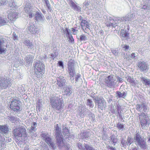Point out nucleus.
<instances>
[{"label": "nucleus", "mask_w": 150, "mask_h": 150, "mask_svg": "<svg viewBox=\"0 0 150 150\" xmlns=\"http://www.w3.org/2000/svg\"><path fill=\"white\" fill-rule=\"evenodd\" d=\"M135 16V15L134 13H129L125 17H118L117 20L118 21H121V22L131 21L134 19Z\"/></svg>", "instance_id": "obj_12"}, {"label": "nucleus", "mask_w": 150, "mask_h": 150, "mask_svg": "<svg viewBox=\"0 0 150 150\" xmlns=\"http://www.w3.org/2000/svg\"><path fill=\"white\" fill-rule=\"evenodd\" d=\"M139 119H149L147 115L144 112H142L140 114L139 116Z\"/></svg>", "instance_id": "obj_43"}, {"label": "nucleus", "mask_w": 150, "mask_h": 150, "mask_svg": "<svg viewBox=\"0 0 150 150\" xmlns=\"http://www.w3.org/2000/svg\"><path fill=\"white\" fill-rule=\"evenodd\" d=\"M8 20H7V18H4L0 17V25H4L8 23Z\"/></svg>", "instance_id": "obj_41"}, {"label": "nucleus", "mask_w": 150, "mask_h": 150, "mask_svg": "<svg viewBox=\"0 0 150 150\" xmlns=\"http://www.w3.org/2000/svg\"><path fill=\"white\" fill-rule=\"evenodd\" d=\"M28 30L32 34L38 33V28L36 27L34 24L30 23L28 25Z\"/></svg>", "instance_id": "obj_16"}, {"label": "nucleus", "mask_w": 150, "mask_h": 150, "mask_svg": "<svg viewBox=\"0 0 150 150\" xmlns=\"http://www.w3.org/2000/svg\"><path fill=\"white\" fill-rule=\"evenodd\" d=\"M56 83L58 87L60 89H62V88L65 87L67 85V83L66 80L63 76H60L56 78Z\"/></svg>", "instance_id": "obj_8"}, {"label": "nucleus", "mask_w": 150, "mask_h": 150, "mask_svg": "<svg viewBox=\"0 0 150 150\" xmlns=\"http://www.w3.org/2000/svg\"><path fill=\"white\" fill-rule=\"evenodd\" d=\"M137 110L138 111H142L145 112H146L147 110V106L146 105L145 103H141L139 104H137L136 105Z\"/></svg>", "instance_id": "obj_19"}, {"label": "nucleus", "mask_w": 150, "mask_h": 150, "mask_svg": "<svg viewBox=\"0 0 150 150\" xmlns=\"http://www.w3.org/2000/svg\"><path fill=\"white\" fill-rule=\"evenodd\" d=\"M126 78L127 81L131 84L132 86L135 87L136 86L137 83L133 77L128 76H127Z\"/></svg>", "instance_id": "obj_27"}, {"label": "nucleus", "mask_w": 150, "mask_h": 150, "mask_svg": "<svg viewBox=\"0 0 150 150\" xmlns=\"http://www.w3.org/2000/svg\"><path fill=\"white\" fill-rule=\"evenodd\" d=\"M9 129L6 125H0V131L1 133L5 134L8 132Z\"/></svg>", "instance_id": "obj_30"}, {"label": "nucleus", "mask_w": 150, "mask_h": 150, "mask_svg": "<svg viewBox=\"0 0 150 150\" xmlns=\"http://www.w3.org/2000/svg\"><path fill=\"white\" fill-rule=\"evenodd\" d=\"M137 65L141 71H143L148 70V65L145 62L139 61L138 62Z\"/></svg>", "instance_id": "obj_15"}, {"label": "nucleus", "mask_w": 150, "mask_h": 150, "mask_svg": "<svg viewBox=\"0 0 150 150\" xmlns=\"http://www.w3.org/2000/svg\"><path fill=\"white\" fill-rule=\"evenodd\" d=\"M87 22V21L85 20H82V21H81V25L82 28L83 29V30H84L83 28L85 26V25Z\"/></svg>", "instance_id": "obj_49"}, {"label": "nucleus", "mask_w": 150, "mask_h": 150, "mask_svg": "<svg viewBox=\"0 0 150 150\" xmlns=\"http://www.w3.org/2000/svg\"><path fill=\"white\" fill-rule=\"evenodd\" d=\"M77 145L78 148L80 150L82 149H83V146L82 144L80 142L78 143L77 144Z\"/></svg>", "instance_id": "obj_60"}, {"label": "nucleus", "mask_w": 150, "mask_h": 150, "mask_svg": "<svg viewBox=\"0 0 150 150\" xmlns=\"http://www.w3.org/2000/svg\"><path fill=\"white\" fill-rule=\"evenodd\" d=\"M13 40H15L18 39V36L14 32L13 34Z\"/></svg>", "instance_id": "obj_62"}, {"label": "nucleus", "mask_w": 150, "mask_h": 150, "mask_svg": "<svg viewBox=\"0 0 150 150\" xmlns=\"http://www.w3.org/2000/svg\"><path fill=\"white\" fill-rule=\"evenodd\" d=\"M20 128V132L19 134L21 135V137H27L26 133V130L25 128H23L22 127H19Z\"/></svg>", "instance_id": "obj_32"}, {"label": "nucleus", "mask_w": 150, "mask_h": 150, "mask_svg": "<svg viewBox=\"0 0 150 150\" xmlns=\"http://www.w3.org/2000/svg\"><path fill=\"white\" fill-rule=\"evenodd\" d=\"M34 58V56L33 55L30 54L27 55L25 58L26 63H27L28 65L32 63Z\"/></svg>", "instance_id": "obj_28"}, {"label": "nucleus", "mask_w": 150, "mask_h": 150, "mask_svg": "<svg viewBox=\"0 0 150 150\" xmlns=\"http://www.w3.org/2000/svg\"><path fill=\"white\" fill-rule=\"evenodd\" d=\"M49 100L51 108L53 109L60 111L63 109L64 101L62 96L52 95L50 97Z\"/></svg>", "instance_id": "obj_1"}, {"label": "nucleus", "mask_w": 150, "mask_h": 150, "mask_svg": "<svg viewBox=\"0 0 150 150\" xmlns=\"http://www.w3.org/2000/svg\"><path fill=\"white\" fill-rule=\"evenodd\" d=\"M24 10L25 12L29 15L30 18H32L34 16L35 10L32 8L31 5L30 3H28L26 4Z\"/></svg>", "instance_id": "obj_10"}, {"label": "nucleus", "mask_w": 150, "mask_h": 150, "mask_svg": "<svg viewBox=\"0 0 150 150\" xmlns=\"http://www.w3.org/2000/svg\"><path fill=\"white\" fill-rule=\"evenodd\" d=\"M23 43L28 48L32 49L34 47V46L32 42L29 40H25Z\"/></svg>", "instance_id": "obj_29"}, {"label": "nucleus", "mask_w": 150, "mask_h": 150, "mask_svg": "<svg viewBox=\"0 0 150 150\" xmlns=\"http://www.w3.org/2000/svg\"><path fill=\"white\" fill-rule=\"evenodd\" d=\"M41 136L47 143L53 139L50 137V136L47 133L42 134H41Z\"/></svg>", "instance_id": "obj_24"}, {"label": "nucleus", "mask_w": 150, "mask_h": 150, "mask_svg": "<svg viewBox=\"0 0 150 150\" xmlns=\"http://www.w3.org/2000/svg\"><path fill=\"white\" fill-rule=\"evenodd\" d=\"M134 142L137 146H139L143 150L146 149L147 145L146 143L145 139L143 136H141L139 132H136L134 137Z\"/></svg>", "instance_id": "obj_3"}, {"label": "nucleus", "mask_w": 150, "mask_h": 150, "mask_svg": "<svg viewBox=\"0 0 150 150\" xmlns=\"http://www.w3.org/2000/svg\"><path fill=\"white\" fill-rule=\"evenodd\" d=\"M55 139L56 140V143L58 147L60 149H62V148L64 146L65 148H67L66 150H68L69 148H68L67 145L63 143L64 139L62 133L55 134Z\"/></svg>", "instance_id": "obj_6"}, {"label": "nucleus", "mask_w": 150, "mask_h": 150, "mask_svg": "<svg viewBox=\"0 0 150 150\" xmlns=\"http://www.w3.org/2000/svg\"><path fill=\"white\" fill-rule=\"evenodd\" d=\"M76 111V116L77 117H81L83 114V112H82V111L81 109L80 106H79L78 107V108L77 109Z\"/></svg>", "instance_id": "obj_42"}, {"label": "nucleus", "mask_w": 150, "mask_h": 150, "mask_svg": "<svg viewBox=\"0 0 150 150\" xmlns=\"http://www.w3.org/2000/svg\"><path fill=\"white\" fill-rule=\"evenodd\" d=\"M51 144L49 145V146L51 147L52 149L53 150H54L56 149L57 148V145H56L55 144L54 142H53L52 143H51Z\"/></svg>", "instance_id": "obj_54"}, {"label": "nucleus", "mask_w": 150, "mask_h": 150, "mask_svg": "<svg viewBox=\"0 0 150 150\" xmlns=\"http://www.w3.org/2000/svg\"><path fill=\"white\" fill-rule=\"evenodd\" d=\"M91 97L93 98L98 108L103 110V109L106 107V104L105 101L102 96H97L96 93H94L91 95Z\"/></svg>", "instance_id": "obj_2"}, {"label": "nucleus", "mask_w": 150, "mask_h": 150, "mask_svg": "<svg viewBox=\"0 0 150 150\" xmlns=\"http://www.w3.org/2000/svg\"><path fill=\"white\" fill-rule=\"evenodd\" d=\"M11 80L4 77H0V87L6 89L11 86Z\"/></svg>", "instance_id": "obj_7"}, {"label": "nucleus", "mask_w": 150, "mask_h": 150, "mask_svg": "<svg viewBox=\"0 0 150 150\" xmlns=\"http://www.w3.org/2000/svg\"><path fill=\"white\" fill-rule=\"evenodd\" d=\"M8 119L12 123H15L19 122V118L16 116L9 115L8 116Z\"/></svg>", "instance_id": "obj_26"}, {"label": "nucleus", "mask_w": 150, "mask_h": 150, "mask_svg": "<svg viewBox=\"0 0 150 150\" xmlns=\"http://www.w3.org/2000/svg\"><path fill=\"white\" fill-rule=\"evenodd\" d=\"M20 128L18 127L15 129L12 132L13 135L15 137V138L18 140H20V138L21 137V135L19 134Z\"/></svg>", "instance_id": "obj_20"}, {"label": "nucleus", "mask_w": 150, "mask_h": 150, "mask_svg": "<svg viewBox=\"0 0 150 150\" xmlns=\"http://www.w3.org/2000/svg\"><path fill=\"white\" fill-rule=\"evenodd\" d=\"M106 82L107 84V86L109 88H111L113 86L114 84V79L112 76L111 75L108 76L105 78Z\"/></svg>", "instance_id": "obj_18"}, {"label": "nucleus", "mask_w": 150, "mask_h": 150, "mask_svg": "<svg viewBox=\"0 0 150 150\" xmlns=\"http://www.w3.org/2000/svg\"><path fill=\"white\" fill-rule=\"evenodd\" d=\"M121 143L123 147H126V145H127V142L123 138L121 139Z\"/></svg>", "instance_id": "obj_51"}, {"label": "nucleus", "mask_w": 150, "mask_h": 150, "mask_svg": "<svg viewBox=\"0 0 150 150\" xmlns=\"http://www.w3.org/2000/svg\"><path fill=\"white\" fill-rule=\"evenodd\" d=\"M69 1L71 7H72L74 10L79 12L81 11V8L80 6L77 5L72 0H69Z\"/></svg>", "instance_id": "obj_23"}, {"label": "nucleus", "mask_w": 150, "mask_h": 150, "mask_svg": "<svg viewBox=\"0 0 150 150\" xmlns=\"http://www.w3.org/2000/svg\"><path fill=\"white\" fill-rule=\"evenodd\" d=\"M142 11L148 10L150 9V7L148 4L144 5L141 8Z\"/></svg>", "instance_id": "obj_48"}, {"label": "nucleus", "mask_w": 150, "mask_h": 150, "mask_svg": "<svg viewBox=\"0 0 150 150\" xmlns=\"http://www.w3.org/2000/svg\"><path fill=\"white\" fill-rule=\"evenodd\" d=\"M62 128L63 132L64 134L67 136L66 137L67 138L69 137L70 136V134L69 129L67 127L64 126H63Z\"/></svg>", "instance_id": "obj_33"}, {"label": "nucleus", "mask_w": 150, "mask_h": 150, "mask_svg": "<svg viewBox=\"0 0 150 150\" xmlns=\"http://www.w3.org/2000/svg\"><path fill=\"white\" fill-rule=\"evenodd\" d=\"M6 0H0V6L6 5Z\"/></svg>", "instance_id": "obj_56"}, {"label": "nucleus", "mask_w": 150, "mask_h": 150, "mask_svg": "<svg viewBox=\"0 0 150 150\" xmlns=\"http://www.w3.org/2000/svg\"><path fill=\"white\" fill-rule=\"evenodd\" d=\"M116 97L117 98H124L127 96V92L126 91H123L121 92L119 91L116 92Z\"/></svg>", "instance_id": "obj_25"}, {"label": "nucleus", "mask_w": 150, "mask_h": 150, "mask_svg": "<svg viewBox=\"0 0 150 150\" xmlns=\"http://www.w3.org/2000/svg\"><path fill=\"white\" fill-rule=\"evenodd\" d=\"M87 114L88 115V116L90 118H91V120L93 122H95V115L93 113L91 112L89 110L88 111V112H87Z\"/></svg>", "instance_id": "obj_37"}, {"label": "nucleus", "mask_w": 150, "mask_h": 150, "mask_svg": "<svg viewBox=\"0 0 150 150\" xmlns=\"http://www.w3.org/2000/svg\"><path fill=\"white\" fill-rule=\"evenodd\" d=\"M41 61L37 60L35 62L34 65L35 72L37 78H40L42 75V73L45 69Z\"/></svg>", "instance_id": "obj_4"}, {"label": "nucleus", "mask_w": 150, "mask_h": 150, "mask_svg": "<svg viewBox=\"0 0 150 150\" xmlns=\"http://www.w3.org/2000/svg\"><path fill=\"white\" fill-rule=\"evenodd\" d=\"M127 145H130L134 142V139L131 137L128 136L127 139Z\"/></svg>", "instance_id": "obj_46"}, {"label": "nucleus", "mask_w": 150, "mask_h": 150, "mask_svg": "<svg viewBox=\"0 0 150 150\" xmlns=\"http://www.w3.org/2000/svg\"><path fill=\"white\" fill-rule=\"evenodd\" d=\"M75 61L71 59H70L67 63L68 69L69 74L70 76V79L74 80V76L75 75V68L74 67Z\"/></svg>", "instance_id": "obj_5"}, {"label": "nucleus", "mask_w": 150, "mask_h": 150, "mask_svg": "<svg viewBox=\"0 0 150 150\" xmlns=\"http://www.w3.org/2000/svg\"><path fill=\"white\" fill-rule=\"evenodd\" d=\"M4 43V40L0 39V54L5 53L6 52V49L3 48L2 46Z\"/></svg>", "instance_id": "obj_34"}, {"label": "nucleus", "mask_w": 150, "mask_h": 150, "mask_svg": "<svg viewBox=\"0 0 150 150\" xmlns=\"http://www.w3.org/2000/svg\"><path fill=\"white\" fill-rule=\"evenodd\" d=\"M81 109L82 111V112H83V116H84V115L86 113L87 114V112H88V111L90 110H88L87 109L86 107L81 106Z\"/></svg>", "instance_id": "obj_45"}, {"label": "nucleus", "mask_w": 150, "mask_h": 150, "mask_svg": "<svg viewBox=\"0 0 150 150\" xmlns=\"http://www.w3.org/2000/svg\"><path fill=\"white\" fill-rule=\"evenodd\" d=\"M40 59L43 60L44 61L46 60L47 58V55L46 54H44V56H41L40 57Z\"/></svg>", "instance_id": "obj_58"}, {"label": "nucleus", "mask_w": 150, "mask_h": 150, "mask_svg": "<svg viewBox=\"0 0 150 150\" xmlns=\"http://www.w3.org/2000/svg\"><path fill=\"white\" fill-rule=\"evenodd\" d=\"M118 18H116V19L115 21L112 18L110 17L109 18L108 21H107L105 24L108 27H112L115 28L116 26H118V23L121 22V21H118L117 20Z\"/></svg>", "instance_id": "obj_11"}, {"label": "nucleus", "mask_w": 150, "mask_h": 150, "mask_svg": "<svg viewBox=\"0 0 150 150\" xmlns=\"http://www.w3.org/2000/svg\"><path fill=\"white\" fill-rule=\"evenodd\" d=\"M107 147L108 149L110 150H116V149L115 147L114 148L112 146H110L109 145L107 146Z\"/></svg>", "instance_id": "obj_64"}, {"label": "nucleus", "mask_w": 150, "mask_h": 150, "mask_svg": "<svg viewBox=\"0 0 150 150\" xmlns=\"http://www.w3.org/2000/svg\"><path fill=\"white\" fill-rule=\"evenodd\" d=\"M66 35L67 37L69 36L70 35V30L69 29H68L67 28H66Z\"/></svg>", "instance_id": "obj_61"}, {"label": "nucleus", "mask_w": 150, "mask_h": 150, "mask_svg": "<svg viewBox=\"0 0 150 150\" xmlns=\"http://www.w3.org/2000/svg\"><path fill=\"white\" fill-rule=\"evenodd\" d=\"M4 138L0 136V148L2 146L4 143Z\"/></svg>", "instance_id": "obj_52"}, {"label": "nucleus", "mask_w": 150, "mask_h": 150, "mask_svg": "<svg viewBox=\"0 0 150 150\" xmlns=\"http://www.w3.org/2000/svg\"><path fill=\"white\" fill-rule=\"evenodd\" d=\"M91 134L89 132L86 131L81 132L80 134V139L85 141L89 139Z\"/></svg>", "instance_id": "obj_17"}, {"label": "nucleus", "mask_w": 150, "mask_h": 150, "mask_svg": "<svg viewBox=\"0 0 150 150\" xmlns=\"http://www.w3.org/2000/svg\"><path fill=\"white\" fill-rule=\"evenodd\" d=\"M55 133V134L62 133L61 129H60L59 127L57 124L56 125Z\"/></svg>", "instance_id": "obj_47"}, {"label": "nucleus", "mask_w": 150, "mask_h": 150, "mask_svg": "<svg viewBox=\"0 0 150 150\" xmlns=\"http://www.w3.org/2000/svg\"><path fill=\"white\" fill-rule=\"evenodd\" d=\"M140 79L142 81V83L144 84L145 85L149 86L150 85V79H145L143 76L141 77Z\"/></svg>", "instance_id": "obj_36"}, {"label": "nucleus", "mask_w": 150, "mask_h": 150, "mask_svg": "<svg viewBox=\"0 0 150 150\" xmlns=\"http://www.w3.org/2000/svg\"><path fill=\"white\" fill-rule=\"evenodd\" d=\"M75 83L76 84H80L82 81V80L81 78V75L79 74H77L75 77Z\"/></svg>", "instance_id": "obj_35"}, {"label": "nucleus", "mask_w": 150, "mask_h": 150, "mask_svg": "<svg viewBox=\"0 0 150 150\" xmlns=\"http://www.w3.org/2000/svg\"><path fill=\"white\" fill-rule=\"evenodd\" d=\"M58 65L60 67H62V69L64 68V64L62 61H59L58 63Z\"/></svg>", "instance_id": "obj_57"}, {"label": "nucleus", "mask_w": 150, "mask_h": 150, "mask_svg": "<svg viewBox=\"0 0 150 150\" xmlns=\"http://www.w3.org/2000/svg\"><path fill=\"white\" fill-rule=\"evenodd\" d=\"M17 14L16 11H11L9 12V13L8 16V19L7 20H9L11 21H13L14 19L17 18Z\"/></svg>", "instance_id": "obj_22"}, {"label": "nucleus", "mask_w": 150, "mask_h": 150, "mask_svg": "<svg viewBox=\"0 0 150 150\" xmlns=\"http://www.w3.org/2000/svg\"><path fill=\"white\" fill-rule=\"evenodd\" d=\"M110 138L112 144H113L114 145H115L117 143L118 140L117 137L114 134H112L110 136Z\"/></svg>", "instance_id": "obj_31"}, {"label": "nucleus", "mask_w": 150, "mask_h": 150, "mask_svg": "<svg viewBox=\"0 0 150 150\" xmlns=\"http://www.w3.org/2000/svg\"><path fill=\"white\" fill-rule=\"evenodd\" d=\"M141 125L142 127L146 126L148 124V122L149 119H139Z\"/></svg>", "instance_id": "obj_39"}, {"label": "nucleus", "mask_w": 150, "mask_h": 150, "mask_svg": "<svg viewBox=\"0 0 150 150\" xmlns=\"http://www.w3.org/2000/svg\"><path fill=\"white\" fill-rule=\"evenodd\" d=\"M35 16V20L38 21H43L45 19L44 16L41 12H39L35 11L34 16Z\"/></svg>", "instance_id": "obj_21"}, {"label": "nucleus", "mask_w": 150, "mask_h": 150, "mask_svg": "<svg viewBox=\"0 0 150 150\" xmlns=\"http://www.w3.org/2000/svg\"><path fill=\"white\" fill-rule=\"evenodd\" d=\"M86 105L91 108H93L94 106V103L92 100L91 99H88L87 100Z\"/></svg>", "instance_id": "obj_38"}, {"label": "nucleus", "mask_w": 150, "mask_h": 150, "mask_svg": "<svg viewBox=\"0 0 150 150\" xmlns=\"http://www.w3.org/2000/svg\"><path fill=\"white\" fill-rule=\"evenodd\" d=\"M86 37L84 35H81L80 36V40L81 41H85L86 39Z\"/></svg>", "instance_id": "obj_53"}, {"label": "nucleus", "mask_w": 150, "mask_h": 150, "mask_svg": "<svg viewBox=\"0 0 150 150\" xmlns=\"http://www.w3.org/2000/svg\"><path fill=\"white\" fill-rule=\"evenodd\" d=\"M83 146L87 150H96L91 145L84 143Z\"/></svg>", "instance_id": "obj_40"}, {"label": "nucleus", "mask_w": 150, "mask_h": 150, "mask_svg": "<svg viewBox=\"0 0 150 150\" xmlns=\"http://www.w3.org/2000/svg\"><path fill=\"white\" fill-rule=\"evenodd\" d=\"M129 29V25L125 26L123 29H121L120 31V36L124 38H127L129 36V33H128Z\"/></svg>", "instance_id": "obj_14"}, {"label": "nucleus", "mask_w": 150, "mask_h": 150, "mask_svg": "<svg viewBox=\"0 0 150 150\" xmlns=\"http://www.w3.org/2000/svg\"><path fill=\"white\" fill-rule=\"evenodd\" d=\"M90 2L88 1H86L85 2H84L83 3V5L84 6H85L87 7L88 6Z\"/></svg>", "instance_id": "obj_63"}, {"label": "nucleus", "mask_w": 150, "mask_h": 150, "mask_svg": "<svg viewBox=\"0 0 150 150\" xmlns=\"http://www.w3.org/2000/svg\"><path fill=\"white\" fill-rule=\"evenodd\" d=\"M117 50H114L112 49H111V51L112 53H113L115 56H117L118 55V52H117Z\"/></svg>", "instance_id": "obj_59"}, {"label": "nucleus", "mask_w": 150, "mask_h": 150, "mask_svg": "<svg viewBox=\"0 0 150 150\" xmlns=\"http://www.w3.org/2000/svg\"><path fill=\"white\" fill-rule=\"evenodd\" d=\"M44 1H45L47 7L48 8L49 10H50L51 9L50 5L49 3L48 0H45Z\"/></svg>", "instance_id": "obj_55"}, {"label": "nucleus", "mask_w": 150, "mask_h": 150, "mask_svg": "<svg viewBox=\"0 0 150 150\" xmlns=\"http://www.w3.org/2000/svg\"><path fill=\"white\" fill-rule=\"evenodd\" d=\"M63 90V95L70 96L72 93V87L70 85H66L62 88Z\"/></svg>", "instance_id": "obj_13"}, {"label": "nucleus", "mask_w": 150, "mask_h": 150, "mask_svg": "<svg viewBox=\"0 0 150 150\" xmlns=\"http://www.w3.org/2000/svg\"><path fill=\"white\" fill-rule=\"evenodd\" d=\"M20 101L18 100L13 99L11 101L10 108L13 110L15 112L20 111Z\"/></svg>", "instance_id": "obj_9"}, {"label": "nucleus", "mask_w": 150, "mask_h": 150, "mask_svg": "<svg viewBox=\"0 0 150 150\" xmlns=\"http://www.w3.org/2000/svg\"><path fill=\"white\" fill-rule=\"evenodd\" d=\"M117 127L120 130H123L124 128L123 124L118 123L117 124Z\"/></svg>", "instance_id": "obj_50"}, {"label": "nucleus", "mask_w": 150, "mask_h": 150, "mask_svg": "<svg viewBox=\"0 0 150 150\" xmlns=\"http://www.w3.org/2000/svg\"><path fill=\"white\" fill-rule=\"evenodd\" d=\"M41 100H42L40 99H38L37 100L36 105V107L39 110V111H40V108L42 105V101H41Z\"/></svg>", "instance_id": "obj_44"}]
</instances>
